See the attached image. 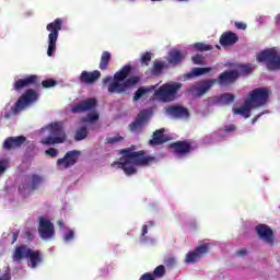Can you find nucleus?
I'll return each mask as SVG.
<instances>
[{
	"label": "nucleus",
	"instance_id": "obj_43",
	"mask_svg": "<svg viewBox=\"0 0 280 280\" xmlns=\"http://www.w3.org/2000/svg\"><path fill=\"white\" fill-rule=\"evenodd\" d=\"M237 130V127L235 125H225L221 132L229 133V132H235Z\"/></svg>",
	"mask_w": 280,
	"mask_h": 280
},
{
	"label": "nucleus",
	"instance_id": "obj_27",
	"mask_svg": "<svg viewBox=\"0 0 280 280\" xmlns=\"http://www.w3.org/2000/svg\"><path fill=\"white\" fill-rule=\"evenodd\" d=\"M211 71V68H192L191 72L187 73L186 77L191 78H198L200 75H205V73H209Z\"/></svg>",
	"mask_w": 280,
	"mask_h": 280
},
{
	"label": "nucleus",
	"instance_id": "obj_32",
	"mask_svg": "<svg viewBox=\"0 0 280 280\" xmlns=\"http://www.w3.org/2000/svg\"><path fill=\"white\" fill-rule=\"evenodd\" d=\"M192 49L195 51H211V49H213V46L209 44H205L202 42H198L192 45Z\"/></svg>",
	"mask_w": 280,
	"mask_h": 280
},
{
	"label": "nucleus",
	"instance_id": "obj_19",
	"mask_svg": "<svg viewBox=\"0 0 280 280\" xmlns=\"http://www.w3.org/2000/svg\"><path fill=\"white\" fill-rule=\"evenodd\" d=\"M97 106V100L88 98L71 108V113H86L93 110Z\"/></svg>",
	"mask_w": 280,
	"mask_h": 280
},
{
	"label": "nucleus",
	"instance_id": "obj_16",
	"mask_svg": "<svg viewBox=\"0 0 280 280\" xmlns=\"http://www.w3.org/2000/svg\"><path fill=\"white\" fill-rule=\"evenodd\" d=\"M166 115L174 119H188L189 109L178 105H171L166 108Z\"/></svg>",
	"mask_w": 280,
	"mask_h": 280
},
{
	"label": "nucleus",
	"instance_id": "obj_14",
	"mask_svg": "<svg viewBox=\"0 0 280 280\" xmlns=\"http://www.w3.org/2000/svg\"><path fill=\"white\" fill-rule=\"evenodd\" d=\"M78 159H80V151H68L63 158L57 160V165L58 167H63V170H69V167H73L78 163Z\"/></svg>",
	"mask_w": 280,
	"mask_h": 280
},
{
	"label": "nucleus",
	"instance_id": "obj_20",
	"mask_svg": "<svg viewBox=\"0 0 280 280\" xmlns=\"http://www.w3.org/2000/svg\"><path fill=\"white\" fill-rule=\"evenodd\" d=\"M219 43L222 47H233V45L240 43V36L234 32L228 31L220 36Z\"/></svg>",
	"mask_w": 280,
	"mask_h": 280
},
{
	"label": "nucleus",
	"instance_id": "obj_13",
	"mask_svg": "<svg viewBox=\"0 0 280 280\" xmlns=\"http://www.w3.org/2000/svg\"><path fill=\"white\" fill-rule=\"evenodd\" d=\"M171 150H173L178 156H185L190 152H194L197 145H194L191 141H177L170 144Z\"/></svg>",
	"mask_w": 280,
	"mask_h": 280
},
{
	"label": "nucleus",
	"instance_id": "obj_25",
	"mask_svg": "<svg viewBox=\"0 0 280 280\" xmlns=\"http://www.w3.org/2000/svg\"><path fill=\"white\" fill-rule=\"evenodd\" d=\"M110 58H113L110 52L106 50L102 52L101 61L98 65V69H101V71H106L108 69V66L110 65Z\"/></svg>",
	"mask_w": 280,
	"mask_h": 280
},
{
	"label": "nucleus",
	"instance_id": "obj_28",
	"mask_svg": "<svg viewBox=\"0 0 280 280\" xmlns=\"http://www.w3.org/2000/svg\"><path fill=\"white\" fill-rule=\"evenodd\" d=\"M89 137V129L86 126H82L79 129H77L74 135V141H84Z\"/></svg>",
	"mask_w": 280,
	"mask_h": 280
},
{
	"label": "nucleus",
	"instance_id": "obj_31",
	"mask_svg": "<svg viewBox=\"0 0 280 280\" xmlns=\"http://www.w3.org/2000/svg\"><path fill=\"white\" fill-rule=\"evenodd\" d=\"M40 183H43V177L36 174H33L30 176V185L33 191H36V189H38V186L40 185Z\"/></svg>",
	"mask_w": 280,
	"mask_h": 280
},
{
	"label": "nucleus",
	"instance_id": "obj_53",
	"mask_svg": "<svg viewBox=\"0 0 280 280\" xmlns=\"http://www.w3.org/2000/svg\"><path fill=\"white\" fill-rule=\"evenodd\" d=\"M145 235H148V225H142L141 237H145Z\"/></svg>",
	"mask_w": 280,
	"mask_h": 280
},
{
	"label": "nucleus",
	"instance_id": "obj_5",
	"mask_svg": "<svg viewBox=\"0 0 280 280\" xmlns=\"http://www.w3.org/2000/svg\"><path fill=\"white\" fill-rule=\"evenodd\" d=\"M49 136L40 141L42 145H58L67 141V132L62 121H55L46 126Z\"/></svg>",
	"mask_w": 280,
	"mask_h": 280
},
{
	"label": "nucleus",
	"instance_id": "obj_2",
	"mask_svg": "<svg viewBox=\"0 0 280 280\" xmlns=\"http://www.w3.org/2000/svg\"><path fill=\"white\" fill-rule=\"evenodd\" d=\"M130 73H132V66L126 65L114 74V78L108 75L103 79L104 86L109 83L107 86L109 95L127 93L129 89H133V86L141 82V77L139 75L128 78Z\"/></svg>",
	"mask_w": 280,
	"mask_h": 280
},
{
	"label": "nucleus",
	"instance_id": "obj_59",
	"mask_svg": "<svg viewBox=\"0 0 280 280\" xmlns=\"http://www.w3.org/2000/svg\"><path fill=\"white\" fill-rule=\"evenodd\" d=\"M218 47V49H220V46H217Z\"/></svg>",
	"mask_w": 280,
	"mask_h": 280
},
{
	"label": "nucleus",
	"instance_id": "obj_15",
	"mask_svg": "<svg viewBox=\"0 0 280 280\" xmlns=\"http://www.w3.org/2000/svg\"><path fill=\"white\" fill-rule=\"evenodd\" d=\"M256 232L259 240H262L270 246L275 245V232L267 224H259L256 226Z\"/></svg>",
	"mask_w": 280,
	"mask_h": 280
},
{
	"label": "nucleus",
	"instance_id": "obj_49",
	"mask_svg": "<svg viewBox=\"0 0 280 280\" xmlns=\"http://www.w3.org/2000/svg\"><path fill=\"white\" fill-rule=\"evenodd\" d=\"M236 255L237 257H246L248 255V250L246 249V247L241 248L236 250Z\"/></svg>",
	"mask_w": 280,
	"mask_h": 280
},
{
	"label": "nucleus",
	"instance_id": "obj_38",
	"mask_svg": "<svg viewBox=\"0 0 280 280\" xmlns=\"http://www.w3.org/2000/svg\"><path fill=\"white\" fill-rule=\"evenodd\" d=\"M10 167V162L7 159L0 160V176H3L8 168Z\"/></svg>",
	"mask_w": 280,
	"mask_h": 280
},
{
	"label": "nucleus",
	"instance_id": "obj_3",
	"mask_svg": "<svg viewBox=\"0 0 280 280\" xmlns=\"http://www.w3.org/2000/svg\"><path fill=\"white\" fill-rule=\"evenodd\" d=\"M240 78V72L237 70H226L219 74L218 79H205L199 82V85L190 89V92L195 97H202L206 93H209L215 84L219 86H231L235 84Z\"/></svg>",
	"mask_w": 280,
	"mask_h": 280
},
{
	"label": "nucleus",
	"instance_id": "obj_18",
	"mask_svg": "<svg viewBox=\"0 0 280 280\" xmlns=\"http://www.w3.org/2000/svg\"><path fill=\"white\" fill-rule=\"evenodd\" d=\"M145 121H148V112L141 110L135 121L129 125V130L131 132H141L143 130V126H145Z\"/></svg>",
	"mask_w": 280,
	"mask_h": 280
},
{
	"label": "nucleus",
	"instance_id": "obj_41",
	"mask_svg": "<svg viewBox=\"0 0 280 280\" xmlns=\"http://www.w3.org/2000/svg\"><path fill=\"white\" fill-rule=\"evenodd\" d=\"M120 141H124V137L121 136H115V137H112V138H107V141L106 143L108 145H113L115 143H120Z\"/></svg>",
	"mask_w": 280,
	"mask_h": 280
},
{
	"label": "nucleus",
	"instance_id": "obj_10",
	"mask_svg": "<svg viewBox=\"0 0 280 280\" xmlns=\"http://www.w3.org/2000/svg\"><path fill=\"white\" fill-rule=\"evenodd\" d=\"M40 98V94L36 92L34 89H27L15 102L13 110L15 113H22L25 110L27 106H32V104H36V102Z\"/></svg>",
	"mask_w": 280,
	"mask_h": 280
},
{
	"label": "nucleus",
	"instance_id": "obj_51",
	"mask_svg": "<svg viewBox=\"0 0 280 280\" xmlns=\"http://www.w3.org/2000/svg\"><path fill=\"white\" fill-rule=\"evenodd\" d=\"M234 25L236 30H246L248 27V25H246L244 22H235Z\"/></svg>",
	"mask_w": 280,
	"mask_h": 280
},
{
	"label": "nucleus",
	"instance_id": "obj_45",
	"mask_svg": "<svg viewBox=\"0 0 280 280\" xmlns=\"http://www.w3.org/2000/svg\"><path fill=\"white\" fill-rule=\"evenodd\" d=\"M45 154L47 156H50L51 159H56V156H58V149L49 148L48 150H46Z\"/></svg>",
	"mask_w": 280,
	"mask_h": 280
},
{
	"label": "nucleus",
	"instance_id": "obj_6",
	"mask_svg": "<svg viewBox=\"0 0 280 280\" xmlns=\"http://www.w3.org/2000/svg\"><path fill=\"white\" fill-rule=\"evenodd\" d=\"M182 89L183 83H165L158 90H155L153 95L160 102H164L165 104H167L170 102H175V100H178V91H180Z\"/></svg>",
	"mask_w": 280,
	"mask_h": 280
},
{
	"label": "nucleus",
	"instance_id": "obj_54",
	"mask_svg": "<svg viewBox=\"0 0 280 280\" xmlns=\"http://www.w3.org/2000/svg\"><path fill=\"white\" fill-rule=\"evenodd\" d=\"M16 240H19V232L18 231L13 232L11 244H14L16 242Z\"/></svg>",
	"mask_w": 280,
	"mask_h": 280
},
{
	"label": "nucleus",
	"instance_id": "obj_48",
	"mask_svg": "<svg viewBox=\"0 0 280 280\" xmlns=\"http://www.w3.org/2000/svg\"><path fill=\"white\" fill-rule=\"evenodd\" d=\"M19 113L21 112H15L14 110V105L11 107L10 112H7L4 114V119H10V117H12L13 115H19Z\"/></svg>",
	"mask_w": 280,
	"mask_h": 280
},
{
	"label": "nucleus",
	"instance_id": "obj_40",
	"mask_svg": "<svg viewBox=\"0 0 280 280\" xmlns=\"http://www.w3.org/2000/svg\"><path fill=\"white\" fill-rule=\"evenodd\" d=\"M238 69L241 73H245V75H248L253 71V66L249 63L241 65Z\"/></svg>",
	"mask_w": 280,
	"mask_h": 280
},
{
	"label": "nucleus",
	"instance_id": "obj_21",
	"mask_svg": "<svg viewBox=\"0 0 280 280\" xmlns=\"http://www.w3.org/2000/svg\"><path fill=\"white\" fill-rule=\"evenodd\" d=\"M27 141V138L24 136L19 137H9L3 142L4 150H14V148H21L23 143Z\"/></svg>",
	"mask_w": 280,
	"mask_h": 280
},
{
	"label": "nucleus",
	"instance_id": "obj_8",
	"mask_svg": "<svg viewBox=\"0 0 280 280\" xmlns=\"http://www.w3.org/2000/svg\"><path fill=\"white\" fill-rule=\"evenodd\" d=\"M47 32H50L48 35V49L47 56H54L56 51V43H58V34L62 30V19L57 18L54 22H50L46 26Z\"/></svg>",
	"mask_w": 280,
	"mask_h": 280
},
{
	"label": "nucleus",
	"instance_id": "obj_9",
	"mask_svg": "<svg viewBox=\"0 0 280 280\" xmlns=\"http://www.w3.org/2000/svg\"><path fill=\"white\" fill-rule=\"evenodd\" d=\"M258 62H266L269 71H277L280 69V56L277 49L269 48L260 51L257 55Z\"/></svg>",
	"mask_w": 280,
	"mask_h": 280
},
{
	"label": "nucleus",
	"instance_id": "obj_37",
	"mask_svg": "<svg viewBox=\"0 0 280 280\" xmlns=\"http://www.w3.org/2000/svg\"><path fill=\"white\" fill-rule=\"evenodd\" d=\"M97 119H100V114L97 113H92V114H88L86 117H84L82 119V121L84 124H93L94 121H97Z\"/></svg>",
	"mask_w": 280,
	"mask_h": 280
},
{
	"label": "nucleus",
	"instance_id": "obj_58",
	"mask_svg": "<svg viewBox=\"0 0 280 280\" xmlns=\"http://www.w3.org/2000/svg\"><path fill=\"white\" fill-rule=\"evenodd\" d=\"M151 1H161V0H151Z\"/></svg>",
	"mask_w": 280,
	"mask_h": 280
},
{
	"label": "nucleus",
	"instance_id": "obj_33",
	"mask_svg": "<svg viewBox=\"0 0 280 280\" xmlns=\"http://www.w3.org/2000/svg\"><path fill=\"white\" fill-rule=\"evenodd\" d=\"M164 69H165V62L154 61L151 73H152V75H161V73H163Z\"/></svg>",
	"mask_w": 280,
	"mask_h": 280
},
{
	"label": "nucleus",
	"instance_id": "obj_34",
	"mask_svg": "<svg viewBox=\"0 0 280 280\" xmlns=\"http://www.w3.org/2000/svg\"><path fill=\"white\" fill-rule=\"evenodd\" d=\"M220 104H233L235 102V95L231 93H224L219 97Z\"/></svg>",
	"mask_w": 280,
	"mask_h": 280
},
{
	"label": "nucleus",
	"instance_id": "obj_47",
	"mask_svg": "<svg viewBox=\"0 0 280 280\" xmlns=\"http://www.w3.org/2000/svg\"><path fill=\"white\" fill-rule=\"evenodd\" d=\"M150 60H152V55L150 52H145L142 55L141 62H143V65H148Z\"/></svg>",
	"mask_w": 280,
	"mask_h": 280
},
{
	"label": "nucleus",
	"instance_id": "obj_46",
	"mask_svg": "<svg viewBox=\"0 0 280 280\" xmlns=\"http://www.w3.org/2000/svg\"><path fill=\"white\" fill-rule=\"evenodd\" d=\"M73 237H75V233L73 232V230H69L65 236H63V241L65 242H71V240H73Z\"/></svg>",
	"mask_w": 280,
	"mask_h": 280
},
{
	"label": "nucleus",
	"instance_id": "obj_29",
	"mask_svg": "<svg viewBox=\"0 0 280 280\" xmlns=\"http://www.w3.org/2000/svg\"><path fill=\"white\" fill-rule=\"evenodd\" d=\"M24 82L27 86H40V80L36 74H30L24 78Z\"/></svg>",
	"mask_w": 280,
	"mask_h": 280
},
{
	"label": "nucleus",
	"instance_id": "obj_22",
	"mask_svg": "<svg viewBox=\"0 0 280 280\" xmlns=\"http://www.w3.org/2000/svg\"><path fill=\"white\" fill-rule=\"evenodd\" d=\"M156 89V85L140 86L133 93L132 102H140V100H148V93H152Z\"/></svg>",
	"mask_w": 280,
	"mask_h": 280
},
{
	"label": "nucleus",
	"instance_id": "obj_4",
	"mask_svg": "<svg viewBox=\"0 0 280 280\" xmlns=\"http://www.w3.org/2000/svg\"><path fill=\"white\" fill-rule=\"evenodd\" d=\"M23 259L30 261L31 268H38L43 261V252L33 250L27 245H20L14 249L13 261H23Z\"/></svg>",
	"mask_w": 280,
	"mask_h": 280
},
{
	"label": "nucleus",
	"instance_id": "obj_36",
	"mask_svg": "<svg viewBox=\"0 0 280 280\" xmlns=\"http://www.w3.org/2000/svg\"><path fill=\"white\" fill-rule=\"evenodd\" d=\"M13 89L16 92L23 91V89H27V85L25 83V79H18L13 83Z\"/></svg>",
	"mask_w": 280,
	"mask_h": 280
},
{
	"label": "nucleus",
	"instance_id": "obj_23",
	"mask_svg": "<svg viewBox=\"0 0 280 280\" xmlns=\"http://www.w3.org/2000/svg\"><path fill=\"white\" fill-rule=\"evenodd\" d=\"M183 60H185V54H183L178 49H172L168 52V65H173V67H178V65L183 63Z\"/></svg>",
	"mask_w": 280,
	"mask_h": 280
},
{
	"label": "nucleus",
	"instance_id": "obj_55",
	"mask_svg": "<svg viewBox=\"0 0 280 280\" xmlns=\"http://www.w3.org/2000/svg\"><path fill=\"white\" fill-rule=\"evenodd\" d=\"M276 25H280V13L276 16Z\"/></svg>",
	"mask_w": 280,
	"mask_h": 280
},
{
	"label": "nucleus",
	"instance_id": "obj_7",
	"mask_svg": "<svg viewBox=\"0 0 280 280\" xmlns=\"http://www.w3.org/2000/svg\"><path fill=\"white\" fill-rule=\"evenodd\" d=\"M269 96L270 93L266 88H257L248 94L247 98L245 100V104L247 106H252V108H259L268 104Z\"/></svg>",
	"mask_w": 280,
	"mask_h": 280
},
{
	"label": "nucleus",
	"instance_id": "obj_30",
	"mask_svg": "<svg viewBox=\"0 0 280 280\" xmlns=\"http://www.w3.org/2000/svg\"><path fill=\"white\" fill-rule=\"evenodd\" d=\"M20 194H32L34 191L30 185V175L25 177L24 182L19 186Z\"/></svg>",
	"mask_w": 280,
	"mask_h": 280
},
{
	"label": "nucleus",
	"instance_id": "obj_39",
	"mask_svg": "<svg viewBox=\"0 0 280 280\" xmlns=\"http://www.w3.org/2000/svg\"><path fill=\"white\" fill-rule=\"evenodd\" d=\"M56 84H58V82H56V80H54V79H47L42 82V86L44 89H51V88L56 86Z\"/></svg>",
	"mask_w": 280,
	"mask_h": 280
},
{
	"label": "nucleus",
	"instance_id": "obj_44",
	"mask_svg": "<svg viewBox=\"0 0 280 280\" xmlns=\"http://www.w3.org/2000/svg\"><path fill=\"white\" fill-rule=\"evenodd\" d=\"M164 264L166 268H174V266H176V258L168 257L164 260Z\"/></svg>",
	"mask_w": 280,
	"mask_h": 280
},
{
	"label": "nucleus",
	"instance_id": "obj_57",
	"mask_svg": "<svg viewBox=\"0 0 280 280\" xmlns=\"http://www.w3.org/2000/svg\"><path fill=\"white\" fill-rule=\"evenodd\" d=\"M148 225H149V226H154V222H153V221H149V222H148Z\"/></svg>",
	"mask_w": 280,
	"mask_h": 280
},
{
	"label": "nucleus",
	"instance_id": "obj_1",
	"mask_svg": "<svg viewBox=\"0 0 280 280\" xmlns=\"http://www.w3.org/2000/svg\"><path fill=\"white\" fill-rule=\"evenodd\" d=\"M137 150V145L132 144L127 149L119 150V154L121 158L118 162H115V165H118L120 170L125 172L127 176H132V174H137L138 167H148L152 165V163H156V158L154 155H147L145 151H135Z\"/></svg>",
	"mask_w": 280,
	"mask_h": 280
},
{
	"label": "nucleus",
	"instance_id": "obj_56",
	"mask_svg": "<svg viewBox=\"0 0 280 280\" xmlns=\"http://www.w3.org/2000/svg\"><path fill=\"white\" fill-rule=\"evenodd\" d=\"M257 119H259V115L253 118V120H252L253 124H255V121H257Z\"/></svg>",
	"mask_w": 280,
	"mask_h": 280
},
{
	"label": "nucleus",
	"instance_id": "obj_26",
	"mask_svg": "<svg viewBox=\"0 0 280 280\" xmlns=\"http://www.w3.org/2000/svg\"><path fill=\"white\" fill-rule=\"evenodd\" d=\"M250 108H254L253 105H247L245 103V106L234 107L233 113L234 115H242L245 119H248V117H250Z\"/></svg>",
	"mask_w": 280,
	"mask_h": 280
},
{
	"label": "nucleus",
	"instance_id": "obj_52",
	"mask_svg": "<svg viewBox=\"0 0 280 280\" xmlns=\"http://www.w3.org/2000/svg\"><path fill=\"white\" fill-rule=\"evenodd\" d=\"M12 276L10 275V271H5L3 276L0 277V280H11Z\"/></svg>",
	"mask_w": 280,
	"mask_h": 280
},
{
	"label": "nucleus",
	"instance_id": "obj_42",
	"mask_svg": "<svg viewBox=\"0 0 280 280\" xmlns=\"http://www.w3.org/2000/svg\"><path fill=\"white\" fill-rule=\"evenodd\" d=\"M191 61L194 62V65H205V56L202 55L192 56Z\"/></svg>",
	"mask_w": 280,
	"mask_h": 280
},
{
	"label": "nucleus",
	"instance_id": "obj_35",
	"mask_svg": "<svg viewBox=\"0 0 280 280\" xmlns=\"http://www.w3.org/2000/svg\"><path fill=\"white\" fill-rule=\"evenodd\" d=\"M151 275L153 276V279H163V277H165V266L163 265L158 266L153 270V273Z\"/></svg>",
	"mask_w": 280,
	"mask_h": 280
},
{
	"label": "nucleus",
	"instance_id": "obj_12",
	"mask_svg": "<svg viewBox=\"0 0 280 280\" xmlns=\"http://www.w3.org/2000/svg\"><path fill=\"white\" fill-rule=\"evenodd\" d=\"M209 253V245L208 244H201L197 246L194 250L188 252L185 257V264L191 265L197 264L199 259H202L205 255Z\"/></svg>",
	"mask_w": 280,
	"mask_h": 280
},
{
	"label": "nucleus",
	"instance_id": "obj_50",
	"mask_svg": "<svg viewBox=\"0 0 280 280\" xmlns=\"http://www.w3.org/2000/svg\"><path fill=\"white\" fill-rule=\"evenodd\" d=\"M154 279H155V278H154V276H153L152 273L145 272L144 275H142V276L140 277L139 280H154Z\"/></svg>",
	"mask_w": 280,
	"mask_h": 280
},
{
	"label": "nucleus",
	"instance_id": "obj_17",
	"mask_svg": "<svg viewBox=\"0 0 280 280\" xmlns=\"http://www.w3.org/2000/svg\"><path fill=\"white\" fill-rule=\"evenodd\" d=\"M100 78H102V72H100V70H94L92 72L83 70L79 75V82L81 84H94Z\"/></svg>",
	"mask_w": 280,
	"mask_h": 280
},
{
	"label": "nucleus",
	"instance_id": "obj_11",
	"mask_svg": "<svg viewBox=\"0 0 280 280\" xmlns=\"http://www.w3.org/2000/svg\"><path fill=\"white\" fill-rule=\"evenodd\" d=\"M38 233L42 240H51L56 235V230L49 219L39 217Z\"/></svg>",
	"mask_w": 280,
	"mask_h": 280
},
{
	"label": "nucleus",
	"instance_id": "obj_24",
	"mask_svg": "<svg viewBox=\"0 0 280 280\" xmlns=\"http://www.w3.org/2000/svg\"><path fill=\"white\" fill-rule=\"evenodd\" d=\"M165 129H158L153 132V139L149 141L151 145H163V143H166L167 137L164 135Z\"/></svg>",
	"mask_w": 280,
	"mask_h": 280
}]
</instances>
